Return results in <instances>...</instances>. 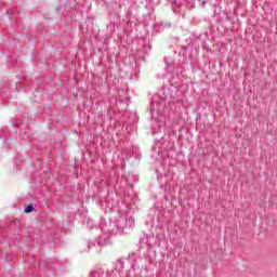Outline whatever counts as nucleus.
<instances>
[{"label": "nucleus", "mask_w": 277, "mask_h": 277, "mask_svg": "<svg viewBox=\"0 0 277 277\" xmlns=\"http://www.w3.org/2000/svg\"><path fill=\"white\" fill-rule=\"evenodd\" d=\"M13 127H16V123H12Z\"/></svg>", "instance_id": "nucleus-10"}, {"label": "nucleus", "mask_w": 277, "mask_h": 277, "mask_svg": "<svg viewBox=\"0 0 277 277\" xmlns=\"http://www.w3.org/2000/svg\"><path fill=\"white\" fill-rule=\"evenodd\" d=\"M140 261H142V258H140Z\"/></svg>", "instance_id": "nucleus-11"}, {"label": "nucleus", "mask_w": 277, "mask_h": 277, "mask_svg": "<svg viewBox=\"0 0 277 277\" xmlns=\"http://www.w3.org/2000/svg\"><path fill=\"white\" fill-rule=\"evenodd\" d=\"M89 277H105V272L100 269V271H92L90 273Z\"/></svg>", "instance_id": "nucleus-4"}, {"label": "nucleus", "mask_w": 277, "mask_h": 277, "mask_svg": "<svg viewBox=\"0 0 277 277\" xmlns=\"http://www.w3.org/2000/svg\"><path fill=\"white\" fill-rule=\"evenodd\" d=\"M141 267L144 268V267H146V265L142 264Z\"/></svg>", "instance_id": "nucleus-9"}, {"label": "nucleus", "mask_w": 277, "mask_h": 277, "mask_svg": "<svg viewBox=\"0 0 277 277\" xmlns=\"http://www.w3.org/2000/svg\"><path fill=\"white\" fill-rule=\"evenodd\" d=\"M164 109H166V98L161 97V95L159 94L153 95L151 107H150L151 118H155V116L153 115L154 111H157V114L161 116Z\"/></svg>", "instance_id": "nucleus-2"}, {"label": "nucleus", "mask_w": 277, "mask_h": 277, "mask_svg": "<svg viewBox=\"0 0 277 277\" xmlns=\"http://www.w3.org/2000/svg\"><path fill=\"white\" fill-rule=\"evenodd\" d=\"M135 267H140V264L138 263L132 264V269H135Z\"/></svg>", "instance_id": "nucleus-7"}, {"label": "nucleus", "mask_w": 277, "mask_h": 277, "mask_svg": "<svg viewBox=\"0 0 277 277\" xmlns=\"http://www.w3.org/2000/svg\"><path fill=\"white\" fill-rule=\"evenodd\" d=\"M109 217L108 233H116V235H122L124 228H133L135 226V220L132 219L129 213L122 211L111 210Z\"/></svg>", "instance_id": "nucleus-1"}, {"label": "nucleus", "mask_w": 277, "mask_h": 277, "mask_svg": "<svg viewBox=\"0 0 277 277\" xmlns=\"http://www.w3.org/2000/svg\"><path fill=\"white\" fill-rule=\"evenodd\" d=\"M88 222H89L88 225L90 226V222H92V221L90 219H88Z\"/></svg>", "instance_id": "nucleus-8"}, {"label": "nucleus", "mask_w": 277, "mask_h": 277, "mask_svg": "<svg viewBox=\"0 0 277 277\" xmlns=\"http://www.w3.org/2000/svg\"><path fill=\"white\" fill-rule=\"evenodd\" d=\"M109 243V235L100 236L98 240H94L89 242L88 248H94V246H108Z\"/></svg>", "instance_id": "nucleus-3"}, {"label": "nucleus", "mask_w": 277, "mask_h": 277, "mask_svg": "<svg viewBox=\"0 0 277 277\" xmlns=\"http://www.w3.org/2000/svg\"><path fill=\"white\" fill-rule=\"evenodd\" d=\"M106 276H107V277H116V276H118V272H117V271H114V269L107 271V272H106Z\"/></svg>", "instance_id": "nucleus-5"}, {"label": "nucleus", "mask_w": 277, "mask_h": 277, "mask_svg": "<svg viewBox=\"0 0 277 277\" xmlns=\"http://www.w3.org/2000/svg\"><path fill=\"white\" fill-rule=\"evenodd\" d=\"M31 211H34V206L29 205L24 209L25 213H31Z\"/></svg>", "instance_id": "nucleus-6"}]
</instances>
